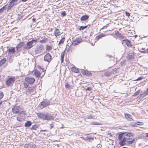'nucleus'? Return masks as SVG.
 <instances>
[{
  "label": "nucleus",
  "instance_id": "1",
  "mask_svg": "<svg viewBox=\"0 0 148 148\" xmlns=\"http://www.w3.org/2000/svg\"><path fill=\"white\" fill-rule=\"evenodd\" d=\"M134 134L132 133H120L118 135L119 141V144L121 146L126 145H130L134 143L135 139L133 137Z\"/></svg>",
  "mask_w": 148,
  "mask_h": 148
},
{
  "label": "nucleus",
  "instance_id": "2",
  "mask_svg": "<svg viewBox=\"0 0 148 148\" xmlns=\"http://www.w3.org/2000/svg\"><path fill=\"white\" fill-rule=\"evenodd\" d=\"M37 42L36 40H33L31 41L28 42L25 45L24 49H31L35 45Z\"/></svg>",
  "mask_w": 148,
  "mask_h": 148
},
{
  "label": "nucleus",
  "instance_id": "3",
  "mask_svg": "<svg viewBox=\"0 0 148 148\" xmlns=\"http://www.w3.org/2000/svg\"><path fill=\"white\" fill-rule=\"evenodd\" d=\"M12 112L14 114H23V110L20 106H15L12 108Z\"/></svg>",
  "mask_w": 148,
  "mask_h": 148
},
{
  "label": "nucleus",
  "instance_id": "4",
  "mask_svg": "<svg viewBox=\"0 0 148 148\" xmlns=\"http://www.w3.org/2000/svg\"><path fill=\"white\" fill-rule=\"evenodd\" d=\"M25 80L28 84H33L35 82L34 78L32 77H27L25 78Z\"/></svg>",
  "mask_w": 148,
  "mask_h": 148
},
{
  "label": "nucleus",
  "instance_id": "5",
  "mask_svg": "<svg viewBox=\"0 0 148 148\" xmlns=\"http://www.w3.org/2000/svg\"><path fill=\"white\" fill-rule=\"evenodd\" d=\"M44 49V47L43 45H39L35 48V52L36 54H38L42 51Z\"/></svg>",
  "mask_w": 148,
  "mask_h": 148
},
{
  "label": "nucleus",
  "instance_id": "6",
  "mask_svg": "<svg viewBox=\"0 0 148 148\" xmlns=\"http://www.w3.org/2000/svg\"><path fill=\"white\" fill-rule=\"evenodd\" d=\"M16 79L14 77H11L9 78L5 82L6 85L10 86L11 83H14Z\"/></svg>",
  "mask_w": 148,
  "mask_h": 148
},
{
  "label": "nucleus",
  "instance_id": "7",
  "mask_svg": "<svg viewBox=\"0 0 148 148\" xmlns=\"http://www.w3.org/2000/svg\"><path fill=\"white\" fill-rule=\"evenodd\" d=\"M52 60V56L49 53L46 54L44 57V60L45 61H47L48 62H50Z\"/></svg>",
  "mask_w": 148,
  "mask_h": 148
},
{
  "label": "nucleus",
  "instance_id": "8",
  "mask_svg": "<svg viewBox=\"0 0 148 148\" xmlns=\"http://www.w3.org/2000/svg\"><path fill=\"white\" fill-rule=\"evenodd\" d=\"M49 105V102L42 101L40 103V107L41 108H43L48 106Z\"/></svg>",
  "mask_w": 148,
  "mask_h": 148
},
{
  "label": "nucleus",
  "instance_id": "9",
  "mask_svg": "<svg viewBox=\"0 0 148 148\" xmlns=\"http://www.w3.org/2000/svg\"><path fill=\"white\" fill-rule=\"evenodd\" d=\"M37 115L38 118L41 119L45 120L46 119V114L40 113L38 114Z\"/></svg>",
  "mask_w": 148,
  "mask_h": 148
},
{
  "label": "nucleus",
  "instance_id": "10",
  "mask_svg": "<svg viewBox=\"0 0 148 148\" xmlns=\"http://www.w3.org/2000/svg\"><path fill=\"white\" fill-rule=\"evenodd\" d=\"M9 54L12 56L15 53V48L12 47L11 48H9L8 50Z\"/></svg>",
  "mask_w": 148,
  "mask_h": 148
},
{
  "label": "nucleus",
  "instance_id": "11",
  "mask_svg": "<svg viewBox=\"0 0 148 148\" xmlns=\"http://www.w3.org/2000/svg\"><path fill=\"white\" fill-rule=\"evenodd\" d=\"M24 42H20L16 47L17 52L18 51L19 49L22 47H23V48L24 49Z\"/></svg>",
  "mask_w": 148,
  "mask_h": 148
},
{
  "label": "nucleus",
  "instance_id": "12",
  "mask_svg": "<svg viewBox=\"0 0 148 148\" xmlns=\"http://www.w3.org/2000/svg\"><path fill=\"white\" fill-rule=\"evenodd\" d=\"M123 42H124L126 45L128 47H132L133 45L131 44L130 42L128 40L124 39L123 40Z\"/></svg>",
  "mask_w": 148,
  "mask_h": 148
},
{
  "label": "nucleus",
  "instance_id": "13",
  "mask_svg": "<svg viewBox=\"0 0 148 148\" xmlns=\"http://www.w3.org/2000/svg\"><path fill=\"white\" fill-rule=\"evenodd\" d=\"M34 74L36 77L38 78H39L40 75V73L39 71L37 69H35L34 71Z\"/></svg>",
  "mask_w": 148,
  "mask_h": 148
},
{
  "label": "nucleus",
  "instance_id": "14",
  "mask_svg": "<svg viewBox=\"0 0 148 148\" xmlns=\"http://www.w3.org/2000/svg\"><path fill=\"white\" fill-rule=\"evenodd\" d=\"M46 119L45 120H51L53 119V117L50 114H46Z\"/></svg>",
  "mask_w": 148,
  "mask_h": 148
},
{
  "label": "nucleus",
  "instance_id": "15",
  "mask_svg": "<svg viewBox=\"0 0 148 148\" xmlns=\"http://www.w3.org/2000/svg\"><path fill=\"white\" fill-rule=\"evenodd\" d=\"M89 17V16L85 15L82 16L80 18V20L81 21H84L88 19Z\"/></svg>",
  "mask_w": 148,
  "mask_h": 148
},
{
  "label": "nucleus",
  "instance_id": "16",
  "mask_svg": "<svg viewBox=\"0 0 148 148\" xmlns=\"http://www.w3.org/2000/svg\"><path fill=\"white\" fill-rule=\"evenodd\" d=\"M127 58L128 60H133L134 58V54H129L127 56Z\"/></svg>",
  "mask_w": 148,
  "mask_h": 148
},
{
  "label": "nucleus",
  "instance_id": "17",
  "mask_svg": "<svg viewBox=\"0 0 148 148\" xmlns=\"http://www.w3.org/2000/svg\"><path fill=\"white\" fill-rule=\"evenodd\" d=\"M54 35L56 37H57L60 34L59 30L58 29H56L54 32Z\"/></svg>",
  "mask_w": 148,
  "mask_h": 148
},
{
  "label": "nucleus",
  "instance_id": "18",
  "mask_svg": "<svg viewBox=\"0 0 148 148\" xmlns=\"http://www.w3.org/2000/svg\"><path fill=\"white\" fill-rule=\"evenodd\" d=\"M125 114V118L128 120L130 121H131L133 120L130 117L131 116V115L129 114Z\"/></svg>",
  "mask_w": 148,
  "mask_h": 148
},
{
  "label": "nucleus",
  "instance_id": "19",
  "mask_svg": "<svg viewBox=\"0 0 148 148\" xmlns=\"http://www.w3.org/2000/svg\"><path fill=\"white\" fill-rule=\"evenodd\" d=\"M2 8L4 10H7L8 11L11 9L10 8V7H9V5L8 4H6Z\"/></svg>",
  "mask_w": 148,
  "mask_h": 148
},
{
  "label": "nucleus",
  "instance_id": "20",
  "mask_svg": "<svg viewBox=\"0 0 148 148\" xmlns=\"http://www.w3.org/2000/svg\"><path fill=\"white\" fill-rule=\"evenodd\" d=\"M32 125V123L30 121H27L25 124V127H28Z\"/></svg>",
  "mask_w": 148,
  "mask_h": 148
},
{
  "label": "nucleus",
  "instance_id": "21",
  "mask_svg": "<svg viewBox=\"0 0 148 148\" xmlns=\"http://www.w3.org/2000/svg\"><path fill=\"white\" fill-rule=\"evenodd\" d=\"M106 36V34H102L98 35L96 37V38L97 40H98L99 39L101 38L102 37Z\"/></svg>",
  "mask_w": 148,
  "mask_h": 148
},
{
  "label": "nucleus",
  "instance_id": "22",
  "mask_svg": "<svg viewBox=\"0 0 148 148\" xmlns=\"http://www.w3.org/2000/svg\"><path fill=\"white\" fill-rule=\"evenodd\" d=\"M71 71L73 72L76 73H79V71L78 69H76L75 67H72L71 68Z\"/></svg>",
  "mask_w": 148,
  "mask_h": 148
},
{
  "label": "nucleus",
  "instance_id": "23",
  "mask_svg": "<svg viewBox=\"0 0 148 148\" xmlns=\"http://www.w3.org/2000/svg\"><path fill=\"white\" fill-rule=\"evenodd\" d=\"M6 61V59L5 58H3L0 61V67Z\"/></svg>",
  "mask_w": 148,
  "mask_h": 148
},
{
  "label": "nucleus",
  "instance_id": "24",
  "mask_svg": "<svg viewBox=\"0 0 148 148\" xmlns=\"http://www.w3.org/2000/svg\"><path fill=\"white\" fill-rule=\"evenodd\" d=\"M64 56V51L62 52L61 54V60L62 63H63Z\"/></svg>",
  "mask_w": 148,
  "mask_h": 148
},
{
  "label": "nucleus",
  "instance_id": "25",
  "mask_svg": "<svg viewBox=\"0 0 148 148\" xmlns=\"http://www.w3.org/2000/svg\"><path fill=\"white\" fill-rule=\"evenodd\" d=\"M119 68H115L112 70L113 73V74H115L117 73H118L119 71Z\"/></svg>",
  "mask_w": 148,
  "mask_h": 148
},
{
  "label": "nucleus",
  "instance_id": "26",
  "mask_svg": "<svg viewBox=\"0 0 148 148\" xmlns=\"http://www.w3.org/2000/svg\"><path fill=\"white\" fill-rule=\"evenodd\" d=\"M15 5L16 3L11 1L10 2L9 4H8L9 7H10V8L11 9V8Z\"/></svg>",
  "mask_w": 148,
  "mask_h": 148
},
{
  "label": "nucleus",
  "instance_id": "27",
  "mask_svg": "<svg viewBox=\"0 0 148 148\" xmlns=\"http://www.w3.org/2000/svg\"><path fill=\"white\" fill-rule=\"evenodd\" d=\"M139 122H132L131 123V125L134 127H136L137 125H139V124L138 123H139Z\"/></svg>",
  "mask_w": 148,
  "mask_h": 148
},
{
  "label": "nucleus",
  "instance_id": "28",
  "mask_svg": "<svg viewBox=\"0 0 148 148\" xmlns=\"http://www.w3.org/2000/svg\"><path fill=\"white\" fill-rule=\"evenodd\" d=\"M112 73L111 72L109 71H107L104 73V75L106 76L109 77L110 75Z\"/></svg>",
  "mask_w": 148,
  "mask_h": 148
},
{
  "label": "nucleus",
  "instance_id": "29",
  "mask_svg": "<svg viewBox=\"0 0 148 148\" xmlns=\"http://www.w3.org/2000/svg\"><path fill=\"white\" fill-rule=\"evenodd\" d=\"M75 40L79 44L81 43L82 41V39L80 37H78L77 38L75 39Z\"/></svg>",
  "mask_w": 148,
  "mask_h": 148
},
{
  "label": "nucleus",
  "instance_id": "30",
  "mask_svg": "<svg viewBox=\"0 0 148 148\" xmlns=\"http://www.w3.org/2000/svg\"><path fill=\"white\" fill-rule=\"evenodd\" d=\"M65 39L64 37H63L62 39L60 40V41L58 44L59 45H60L61 44H63L65 41Z\"/></svg>",
  "mask_w": 148,
  "mask_h": 148
},
{
  "label": "nucleus",
  "instance_id": "31",
  "mask_svg": "<svg viewBox=\"0 0 148 148\" xmlns=\"http://www.w3.org/2000/svg\"><path fill=\"white\" fill-rule=\"evenodd\" d=\"M38 127L37 125H35L32 126L31 128V129L32 130H36Z\"/></svg>",
  "mask_w": 148,
  "mask_h": 148
},
{
  "label": "nucleus",
  "instance_id": "32",
  "mask_svg": "<svg viewBox=\"0 0 148 148\" xmlns=\"http://www.w3.org/2000/svg\"><path fill=\"white\" fill-rule=\"evenodd\" d=\"M52 48V47L51 46L49 45H47L46 46V49L47 50L50 51L51 49Z\"/></svg>",
  "mask_w": 148,
  "mask_h": 148
},
{
  "label": "nucleus",
  "instance_id": "33",
  "mask_svg": "<svg viewBox=\"0 0 148 148\" xmlns=\"http://www.w3.org/2000/svg\"><path fill=\"white\" fill-rule=\"evenodd\" d=\"M87 25H86V26H81L79 28V29L80 30H84V29H85L86 28V27H87Z\"/></svg>",
  "mask_w": 148,
  "mask_h": 148
},
{
  "label": "nucleus",
  "instance_id": "34",
  "mask_svg": "<svg viewBox=\"0 0 148 148\" xmlns=\"http://www.w3.org/2000/svg\"><path fill=\"white\" fill-rule=\"evenodd\" d=\"M71 87V85H69V84L68 82L66 83L65 85V87L66 89H68L69 88Z\"/></svg>",
  "mask_w": 148,
  "mask_h": 148
},
{
  "label": "nucleus",
  "instance_id": "35",
  "mask_svg": "<svg viewBox=\"0 0 148 148\" xmlns=\"http://www.w3.org/2000/svg\"><path fill=\"white\" fill-rule=\"evenodd\" d=\"M141 90H139L138 91L135 92L134 94V96H136L138 95L139 93H141Z\"/></svg>",
  "mask_w": 148,
  "mask_h": 148
},
{
  "label": "nucleus",
  "instance_id": "36",
  "mask_svg": "<svg viewBox=\"0 0 148 148\" xmlns=\"http://www.w3.org/2000/svg\"><path fill=\"white\" fill-rule=\"evenodd\" d=\"M79 44V43H78L77 41H76V40H74L73 41V42L72 43V45H73L75 46L76 45H77Z\"/></svg>",
  "mask_w": 148,
  "mask_h": 148
},
{
  "label": "nucleus",
  "instance_id": "37",
  "mask_svg": "<svg viewBox=\"0 0 148 148\" xmlns=\"http://www.w3.org/2000/svg\"><path fill=\"white\" fill-rule=\"evenodd\" d=\"M115 34L116 35V36H117L118 37H119V38L122 35L120 33L118 32H117L115 33Z\"/></svg>",
  "mask_w": 148,
  "mask_h": 148
},
{
  "label": "nucleus",
  "instance_id": "38",
  "mask_svg": "<svg viewBox=\"0 0 148 148\" xmlns=\"http://www.w3.org/2000/svg\"><path fill=\"white\" fill-rule=\"evenodd\" d=\"M34 88L33 87H29L28 88V90L30 92H33Z\"/></svg>",
  "mask_w": 148,
  "mask_h": 148
},
{
  "label": "nucleus",
  "instance_id": "39",
  "mask_svg": "<svg viewBox=\"0 0 148 148\" xmlns=\"http://www.w3.org/2000/svg\"><path fill=\"white\" fill-rule=\"evenodd\" d=\"M61 16L63 17L65 16L66 15V13L64 11L62 12L61 13Z\"/></svg>",
  "mask_w": 148,
  "mask_h": 148
},
{
  "label": "nucleus",
  "instance_id": "40",
  "mask_svg": "<svg viewBox=\"0 0 148 148\" xmlns=\"http://www.w3.org/2000/svg\"><path fill=\"white\" fill-rule=\"evenodd\" d=\"M21 116H18L16 118V119L17 121H22V119L20 118Z\"/></svg>",
  "mask_w": 148,
  "mask_h": 148
},
{
  "label": "nucleus",
  "instance_id": "41",
  "mask_svg": "<svg viewBox=\"0 0 148 148\" xmlns=\"http://www.w3.org/2000/svg\"><path fill=\"white\" fill-rule=\"evenodd\" d=\"M92 88L90 87H89L86 88L85 90L86 91H90L92 90Z\"/></svg>",
  "mask_w": 148,
  "mask_h": 148
},
{
  "label": "nucleus",
  "instance_id": "42",
  "mask_svg": "<svg viewBox=\"0 0 148 148\" xmlns=\"http://www.w3.org/2000/svg\"><path fill=\"white\" fill-rule=\"evenodd\" d=\"M47 42V41L45 40H40L39 41V42L41 43H44L46 42Z\"/></svg>",
  "mask_w": 148,
  "mask_h": 148
},
{
  "label": "nucleus",
  "instance_id": "43",
  "mask_svg": "<svg viewBox=\"0 0 148 148\" xmlns=\"http://www.w3.org/2000/svg\"><path fill=\"white\" fill-rule=\"evenodd\" d=\"M86 72H87V71H86L85 70H83L82 71V74L84 75H86Z\"/></svg>",
  "mask_w": 148,
  "mask_h": 148
},
{
  "label": "nucleus",
  "instance_id": "44",
  "mask_svg": "<svg viewBox=\"0 0 148 148\" xmlns=\"http://www.w3.org/2000/svg\"><path fill=\"white\" fill-rule=\"evenodd\" d=\"M3 96V92H0V99L2 98Z\"/></svg>",
  "mask_w": 148,
  "mask_h": 148
},
{
  "label": "nucleus",
  "instance_id": "45",
  "mask_svg": "<svg viewBox=\"0 0 148 148\" xmlns=\"http://www.w3.org/2000/svg\"><path fill=\"white\" fill-rule=\"evenodd\" d=\"M24 87L25 88H27L28 87V85L26 83H24Z\"/></svg>",
  "mask_w": 148,
  "mask_h": 148
},
{
  "label": "nucleus",
  "instance_id": "46",
  "mask_svg": "<svg viewBox=\"0 0 148 148\" xmlns=\"http://www.w3.org/2000/svg\"><path fill=\"white\" fill-rule=\"evenodd\" d=\"M86 75L88 76H91L92 74L90 72H89L88 71H87Z\"/></svg>",
  "mask_w": 148,
  "mask_h": 148
},
{
  "label": "nucleus",
  "instance_id": "47",
  "mask_svg": "<svg viewBox=\"0 0 148 148\" xmlns=\"http://www.w3.org/2000/svg\"><path fill=\"white\" fill-rule=\"evenodd\" d=\"M36 145H35L34 144L31 145L30 147V148H36Z\"/></svg>",
  "mask_w": 148,
  "mask_h": 148
},
{
  "label": "nucleus",
  "instance_id": "48",
  "mask_svg": "<svg viewBox=\"0 0 148 148\" xmlns=\"http://www.w3.org/2000/svg\"><path fill=\"white\" fill-rule=\"evenodd\" d=\"M143 78V77H140L137 79H136L135 80V81H140Z\"/></svg>",
  "mask_w": 148,
  "mask_h": 148
},
{
  "label": "nucleus",
  "instance_id": "49",
  "mask_svg": "<svg viewBox=\"0 0 148 148\" xmlns=\"http://www.w3.org/2000/svg\"><path fill=\"white\" fill-rule=\"evenodd\" d=\"M92 124L95 125H99V123H97V122H92Z\"/></svg>",
  "mask_w": 148,
  "mask_h": 148
},
{
  "label": "nucleus",
  "instance_id": "50",
  "mask_svg": "<svg viewBox=\"0 0 148 148\" xmlns=\"http://www.w3.org/2000/svg\"><path fill=\"white\" fill-rule=\"evenodd\" d=\"M126 15L128 17H129L130 16V14L127 12H125Z\"/></svg>",
  "mask_w": 148,
  "mask_h": 148
},
{
  "label": "nucleus",
  "instance_id": "51",
  "mask_svg": "<svg viewBox=\"0 0 148 148\" xmlns=\"http://www.w3.org/2000/svg\"><path fill=\"white\" fill-rule=\"evenodd\" d=\"M53 124H50L49 125V127L50 128V129H51L52 128H53Z\"/></svg>",
  "mask_w": 148,
  "mask_h": 148
},
{
  "label": "nucleus",
  "instance_id": "52",
  "mask_svg": "<svg viewBox=\"0 0 148 148\" xmlns=\"http://www.w3.org/2000/svg\"><path fill=\"white\" fill-rule=\"evenodd\" d=\"M4 10L3 8H2L1 9H0V14L2 13L3 12Z\"/></svg>",
  "mask_w": 148,
  "mask_h": 148
},
{
  "label": "nucleus",
  "instance_id": "53",
  "mask_svg": "<svg viewBox=\"0 0 148 148\" xmlns=\"http://www.w3.org/2000/svg\"><path fill=\"white\" fill-rule=\"evenodd\" d=\"M97 147H100L101 148L102 147V145L100 144H98L97 145Z\"/></svg>",
  "mask_w": 148,
  "mask_h": 148
},
{
  "label": "nucleus",
  "instance_id": "54",
  "mask_svg": "<svg viewBox=\"0 0 148 148\" xmlns=\"http://www.w3.org/2000/svg\"><path fill=\"white\" fill-rule=\"evenodd\" d=\"M18 0H11V1L16 3Z\"/></svg>",
  "mask_w": 148,
  "mask_h": 148
},
{
  "label": "nucleus",
  "instance_id": "55",
  "mask_svg": "<svg viewBox=\"0 0 148 148\" xmlns=\"http://www.w3.org/2000/svg\"><path fill=\"white\" fill-rule=\"evenodd\" d=\"M38 67L39 69H41L43 71H44V69L43 68H41V67L40 66H39Z\"/></svg>",
  "mask_w": 148,
  "mask_h": 148
},
{
  "label": "nucleus",
  "instance_id": "56",
  "mask_svg": "<svg viewBox=\"0 0 148 148\" xmlns=\"http://www.w3.org/2000/svg\"><path fill=\"white\" fill-rule=\"evenodd\" d=\"M107 27V26H103L102 28L101 29V30L103 29H104L105 28H106Z\"/></svg>",
  "mask_w": 148,
  "mask_h": 148
},
{
  "label": "nucleus",
  "instance_id": "57",
  "mask_svg": "<svg viewBox=\"0 0 148 148\" xmlns=\"http://www.w3.org/2000/svg\"><path fill=\"white\" fill-rule=\"evenodd\" d=\"M124 37L125 36H124L121 35V36L120 37V38L121 39H123L124 38Z\"/></svg>",
  "mask_w": 148,
  "mask_h": 148
},
{
  "label": "nucleus",
  "instance_id": "58",
  "mask_svg": "<svg viewBox=\"0 0 148 148\" xmlns=\"http://www.w3.org/2000/svg\"><path fill=\"white\" fill-rule=\"evenodd\" d=\"M108 134L110 136H112V135L111 133L108 132Z\"/></svg>",
  "mask_w": 148,
  "mask_h": 148
},
{
  "label": "nucleus",
  "instance_id": "59",
  "mask_svg": "<svg viewBox=\"0 0 148 148\" xmlns=\"http://www.w3.org/2000/svg\"><path fill=\"white\" fill-rule=\"evenodd\" d=\"M2 102L3 101L1 100H0V105L1 104Z\"/></svg>",
  "mask_w": 148,
  "mask_h": 148
},
{
  "label": "nucleus",
  "instance_id": "60",
  "mask_svg": "<svg viewBox=\"0 0 148 148\" xmlns=\"http://www.w3.org/2000/svg\"><path fill=\"white\" fill-rule=\"evenodd\" d=\"M146 137H148V133H146Z\"/></svg>",
  "mask_w": 148,
  "mask_h": 148
},
{
  "label": "nucleus",
  "instance_id": "61",
  "mask_svg": "<svg viewBox=\"0 0 148 148\" xmlns=\"http://www.w3.org/2000/svg\"><path fill=\"white\" fill-rule=\"evenodd\" d=\"M32 20H33V21H34V20H35V18H33V19Z\"/></svg>",
  "mask_w": 148,
  "mask_h": 148
},
{
  "label": "nucleus",
  "instance_id": "62",
  "mask_svg": "<svg viewBox=\"0 0 148 148\" xmlns=\"http://www.w3.org/2000/svg\"><path fill=\"white\" fill-rule=\"evenodd\" d=\"M127 148V147H122V148Z\"/></svg>",
  "mask_w": 148,
  "mask_h": 148
},
{
  "label": "nucleus",
  "instance_id": "63",
  "mask_svg": "<svg viewBox=\"0 0 148 148\" xmlns=\"http://www.w3.org/2000/svg\"><path fill=\"white\" fill-rule=\"evenodd\" d=\"M90 118L92 119V116H91Z\"/></svg>",
  "mask_w": 148,
  "mask_h": 148
},
{
  "label": "nucleus",
  "instance_id": "64",
  "mask_svg": "<svg viewBox=\"0 0 148 148\" xmlns=\"http://www.w3.org/2000/svg\"><path fill=\"white\" fill-rule=\"evenodd\" d=\"M91 139H93V138H90Z\"/></svg>",
  "mask_w": 148,
  "mask_h": 148
}]
</instances>
